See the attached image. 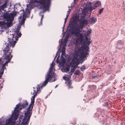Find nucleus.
<instances>
[{
	"mask_svg": "<svg viewBox=\"0 0 125 125\" xmlns=\"http://www.w3.org/2000/svg\"><path fill=\"white\" fill-rule=\"evenodd\" d=\"M74 27L75 29H76L78 31H81V29H82L83 28V26L80 23L79 24H76L75 26H74Z\"/></svg>",
	"mask_w": 125,
	"mask_h": 125,
	"instance_id": "13",
	"label": "nucleus"
},
{
	"mask_svg": "<svg viewBox=\"0 0 125 125\" xmlns=\"http://www.w3.org/2000/svg\"><path fill=\"white\" fill-rule=\"evenodd\" d=\"M33 88L34 89H33L34 92L33 94V95L32 96L31 98V101L29 106H30V107H32V109L33 108V106L35 98L37 95V94L39 92L37 91V90H36V91L35 90L36 89L35 87H33Z\"/></svg>",
	"mask_w": 125,
	"mask_h": 125,
	"instance_id": "5",
	"label": "nucleus"
},
{
	"mask_svg": "<svg viewBox=\"0 0 125 125\" xmlns=\"http://www.w3.org/2000/svg\"><path fill=\"white\" fill-rule=\"evenodd\" d=\"M28 119H24V118L23 119V125H27L29 123L30 120H27Z\"/></svg>",
	"mask_w": 125,
	"mask_h": 125,
	"instance_id": "19",
	"label": "nucleus"
},
{
	"mask_svg": "<svg viewBox=\"0 0 125 125\" xmlns=\"http://www.w3.org/2000/svg\"><path fill=\"white\" fill-rule=\"evenodd\" d=\"M91 30H88V32H87V33H86V35H85V36H84V35H83H83L84 36V41H85V37H86V36H87V37L88 38V37H87V36H88V35L90 34V33H91ZM90 39V38H89ZM90 41L91 42V41Z\"/></svg>",
	"mask_w": 125,
	"mask_h": 125,
	"instance_id": "24",
	"label": "nucleus"
},
{
	"mask_svg": "<svg viewBox=\"0 0 125 125\" xmlns=\"http://www.w3.org/2000/svg\"><path fill=\"white\" fill-rule=\"evenodd\" d=\"M89 22L91 23H94L97 21V19L95 17H92L89 18Z\"/></svg>",
	"mask_w": 125,
	"mask_h": 125,
	"instance_id": "15",
	"label": "nucleus"
},
{
	"mask_svg": "<svg viewBox=\"0 0 125 125\" xmlns=\"http://www.w3.org/2000/svg\"><path fill=\"white\" fill-rule=\"evenodd\" d=\"M32 107L30 106H29L26 112L25 113L24 119H28L27 120H30L32 114Z\"/></svg>",
	"mask_w": 125,
	"mask_h": 125,
	"instance_id": "6",
	"label": "nucleus"
},
{
	"mask_svg": "<svg viewBox=\"0 0 125 125\" xmlns=\"http://www.w3.org/2000/svg\"><path fill=\"white\" fill-rule=\"evenodd\" d=\"M80 23L83 26V27L84 25H87L88 24V21L87 20H86L84 19H83L82 20Z\"/></svg>",
	"mask_w": 125,
	"mask_h": 125,
	"instance_id": "16",
	"label": "nucleus"
},
{
	"mask_svg": "<svg viewBox=\"0 0 125 125\" xmlns=\"http://www.w3.org/2000/svg\"><path fill=\"white\" fill-rule=\"evenodd\" d=\"M69 15H66V18H68V17Z\"/></svg>",
	"mask_w": 125,
	"mask_h": 125,
	"instance_id": "48",
	"label": "nucleus"
},
{
	"mask_svg": "<svg viewBox=\"0 0 125 125\" xmlns=\"http://www.w3.org/2000/svg\"><path fill=\"white\" fill-rule=\"evenodd\" d=\"M80 32L75 29V30L72 31V33L78 36V38L74 42L73 44L75 45L76 47L83 48V49L80 52L79 55L82 58L84 59L86 58L87 55H89L88 52L89 51V46L91 42L90 41V39H88L87 36L85 37V40L84 41V37L83 35V34L80 33Z\"/></svg>",
	"mask_w": 125,
	"mask_h": 125,
	"instance_id": "1",
	"label": "nucleus"
},
{
	"mask_svg": "<svg viewBox=\"0 0 125 125\" xmlns=\"http://www.w3.org/2000/svg\"><path fill=\"white\" fill-rule=\"evenodd\" d=\"M22 17V16H21L20 17H19V19H21V17Z\"/></svg>",
	"mask_w": 125,
	"mask_h": 125,
	"instance_id": "47",
	"label": "nucleus"
},
{
	"mask_svg": "<svg viewBox=\"0 0 125 125\" xmlns=\"http://www.w3.org/2000/svg\"><path fill=\"white\" fill-rule=\"evenodd\" d=\"M16 107L15 108L14 112L12 115V116L10 117L11 118L14 120V121H15L17 120L18 117V113L19 112V110L18 109V108H16Z\"/></svg>",
	"mask_w": 125,
	"mask_h": 125,
	"instance_id": "8",
	"label": "nucleus"
},
{
	"mask_svg": "<svg viewBox=\"0 0 125 125\" xmlns=\"http://www.w3.org/2000/svg\"><path fill=\"white\" fill-rule=\"evenodd\" d=\"M57 85H56V87H55V88H56V87H57Z\"/></svg>",
	"mask_w": 125,
	"mask_h": 125,
	"instance_id": "51",
	"label": "nucleus"
},
{
	"mask_svg": "<svg viewBox=\"0 0 125 125\" xmlns=\"http://www.w3.org/2000/svg\"><path fill=\"white\" fill-rule=\"evenodd\" d=\"M28 119H24V118L23 119V125H27L29 123L30 120H27Z\"/></svg>",
	"mask_w": 125,
	"mask_h": 125,
	"instance_id": "20",
	"label": "nucleus"
},
{
	"mask_svg": "<svg viewBox=\"0 0 125 125\" xmlns=\"http://www.w3.org/2000/svg\"><path fill=\"white\" fill-rule=\"evenodd\" d=\"M88 7L90 8V10H92L95 9L96 7L94 5L92 7H91V3L90 2H89L88 4Z\"/></svg>",
	"mask_w": 125,
	"mask_h": 125,
	"instance_id": "17",
	"label": "nucleus"
},
{
	"mask_svg": "<svg viewBox=\"0 0 125 125\" xmlns=\"http://www.w3.org/2000/svg\"><path fill=\"white\" fill-rule=\"evenodd\" d=\"M53 77L51 76V75H49L48 74H46L45 76V80L43 83L42 84H40L37 85L36 87V90H37V91H40V89H41L43 87L45 86L48 82L51 81Z\"/></svg>",
	"mask_w": 125,
	"mask_h": 125,
	"instance_id": "3",
	"label": "nucleus"
},
{
	"mask_svg": "<svg viewBox=\"0 0 125 125\" xmlns=\"http://www.w3.org/2000/svg\"><path fill=\"white\" fill-rule=\"evenodd\" d=\"M114 78V77L113 76H111L109 78V79L111 80L113 79Z\"/></svg>",
	"mask_w": 125,
	"mask_h": 125,
	"instance_id": "33",
	"label": "nucleus"
},
{
	"mask_svg": "<svg viewBox=\"0 0 125 125\" xmlns=\"http://www.w3.org/2000/svg\"><path fill=\"white\" fill-rule=\"evenodd\" d=\"M53 62H52L51 64V67L50 68L49 71L48 72L47 74H49V75H51V76L53 77L54 74V72L53 71V67L54 65H53Z\"/></svg>",
	"mask_w": 125,
	"mask_h": 125,
	"instance_id": "10",
	"label": "nucleus"
},
{
	"mask_svg": "<svg viewBox=\"0 0 125 125\" xmlns=\"http://www.w3.org/2000/svg\"><path fill=\"white\" fill-rule=\"evenodd\" d=\"M72 84V83L71 81H68V83L67 84V86L68 87V88L70 89V88H72L73 87L71 85Z\"/></svg>",
	"mask_w": 125,
	"mask_h": 125,
	"instance_id": "21",
	"label": "nucleus"
},
{
	"mask_svg": "<svg viewBox=\"0 0 125 125\" xmlns=\"http://www.w3.org/2000/svg\"><path fill=\"white\" fill-rule=\"evenodd\" d=\"M19 29L18 28H17L16 30L15 31V33H16V34L18 33H19Z\"/></svg>",
	"mask_w": 125,
	"mask_h": 125,
	"instance_id": "31",
	"label": "nucleus"
},
{
	"mask_svg": "<svg viewBox=\"0 0 125 125\" xmlns=\"http://www.w3.org/2000/svg\"><path fill=\"white\" fill-rule=\"evenodd\" d=\"M97 77V76H93L92 77V79H94Z\"/></svg>",
	"mask_w": 125,
	"mask_h": 125,
	"instance_id": "40",
	"label": "nucleus"
},
{
	"mask_svg": "<svg viewBox=\"0 0 125 125\" xmlns=\"http://www.w3.org/2000/svg\"><path fill=\"white\" fill-rule=\"evenodd\" d=\"M7 2H6L4 4L0 6V10L1 9L3 10L4 9L7 7L6 5Z\"/></svg>",
	"mask_w": 125,
	"mask_h": 125,
	"instance_id": "18",
	"label": "nucleus"
},
{
	"mask_svg": "<svg viewBox=\"0 0 125 125\" xmlns=\"http://www.w3.org/2000/svg\"><path fill=\"white\" fill-rule=\"evenodd\" d=\"M5 19L7 21V23L8 26H10L12 25V23L14 19V17L10 14L7 15L5 16Z\"/></svg>",
	"mask_w": 125,
	"mask_h": 125,
	"instance_id": "7",
	"label": "nucleus"
},
{
	"mask_svg": "<svg viewBox=\"0 0 125 125\" xmlns=\"http://www.w3.org/2000/svg\"><path fill=\"white\" fill-rule=\"evenodd\" d=\"M108 104L107 102H105L104 104L103 105V106H108Z\"/></svg>",
	"mask_w": 125,
	"mask_h": 125,
	"instance_id": "29",
	"label": "nucleus"
},
{
	"mask_svg": "<svg viewBox=\"0 0 125 125\" xmlns=\"http://www.w3.org/2000/svg\"><path fill=\"white\" fill-rule=\"evenodd\" d=\"M28 105V103L26 101H24L21 105H20L19 104H18L16 105L17 108H19L20 110L22 108H25Z\"/></svg>",
	"mask_w": 125,
	"mask_h": 125,
	"instance_id": "9",
	"label": "nucleus"
},
{
	"mask_svg": "<svg viewBox=\"0 0 125 125\" xmlns=\"http://www.w3.org/2000/svg\"><path fill=\"white\" fill-rule=\"evenodd\" d=\"M80 73L79 70H76L75 72V73L77 75H79L80 74Z\"/></svg>",
	"mask_w": 125,
	"mask_h": 125,
	"instance_id": "30",
	"label": "nucleus"
},
{
	"mask_svg": "<svg viewBox=\"0 0 125 125\" xmlns=\"http://www.w3.org/2000/svg\"><path fill=\"white\" fill-rule=\"evenodd\" d=\"M65 47H64L63 48L61 52H65Z\"/></svg>",
	"mask_w": 125,
	"mask_h": 125,
	"instance_id": "39",
	"label": "nucleus"
},
{
	"mask_svg": "<svg viewBox=\"0 0 125 125\" xmlns=\"http://www.w3.org/2000/svg\"><path fill=\"white\" fill-rule=\"evenodd\" d=\"M22 15H23V17L22 18V19H21V20H22V21H23L24 20V21H25V18L24 17V15L23 13Z\"/></svg>",
	"mask_w": 125,
	"mask_h": 125,
	"instance_id": "38",
	"label": "nucleus"
},
{
	"mask_svg": "<svg viewBox=\"0 0 125 125\" xmlns=\"http://www.w3.org/2000/svg\"><path fill=\"white\" fill-rule=\"evenodd\" d=\"M124 43L123 41L120 40L118 41L117 42V48L120 49H122L124 48Z\"/></svg>",
	"mask_w": 125,
	"mask_h": 125,
	"instance_id": "11",
	"label": "nucleus"
},
{
	"mask_svg": "<svg viewBox=\"0 0 125 125\" xmlns=\"http://www.w3.org/2000/svg\"><path fill=\"white\" fill-rule=\"evenodd\" d=\"M70 13V11H68L67 12V15H69Z\"/></svg>",
	"mask_w": 125,
	"mask_h": 125,
	"instance_id": "44",
	"label": "nucleus"
},
{
	"mask_svg": "<svg viewBox=\"0 0 125 125\" xmlns=\"http://www.w3.org/2000/svg\"><path fill=\"white\" fill-rule=\"evenodd\" d=\"M76 0H74V2H75L76 1Z\"/></svg>",
	"mask_w": 125,
	"mask_h": 125,
	"instance_id": "50",
	"label": "nucleus"
},
{
	"mask_svg": "<svg viewBox=\"0 0 125 125\" xmlns=\"http://www.w3.org/2000/svg\"><path fill=\"white\" fill-rule=\"evenodd\" d=\"M41 20L40 24H42V22L43 20V19L44 17L43 15H41Z\"/></svg>",
	"mask_w": 125,
	"mask_h": 125,
	"instance_id": "32",
	"label": "nucleus"
},
{
	"mask_svg": "<svg viewBox=\"0 0 125 125\" xmlns=\"http://www.w3.org/2000/svg\"><path fill=\"white\" fill-rule=\"evenodd\" d=\"M38 2L43 4L41 6V8L43 9L44 12L49 10L51 3V0H40Z\"/></svg>",
	"mask_w": 125,
	"mask_h": 125,
	"instance_id": "4",
	"label": "nucleus"
},
{
	"mask_svg": "<svg viewBox=\"0 0 125 125\" xmlns=\"http://www.w3.org/2000/svg\"><path fill=\"white\" fill-rule=\"evenodd\" d=\"M101 2L100 1H98L96 2L94 4V5L96 8L100 6L101 5Z\"/></svg>",
	"mask_w": 125,
	"mask_h": 125,
	"instance_id": "22",
	"label": "nucleus"
},
{
	"mask_svg": "<svg viewBox=\"0 0 125 125\" xmlns=\"http://www.w3.org/2000/svg\"><path fill=\"white\" fill-rule=\"evenodd\" d=\"M21 24L22 25H23L24 24V23L25 22V21H22V20H21Z\"/></svg>",
	"mask_w": 125,
	"mask_h": 125,
	"instance_id": "41",
	"label": "nucleus"
},
{
	"mask_svg": "<svg viewBox=\"0 0 125 125\" xmlns=\"http://www.w3.org/2000/svg\"><path fill=\"white\" fill-rule=\"evenodd\" d=\"M69 10H70V9H69Z\"/></svg>",
	"mask_w": 125,
	"mask_h": 125,
	"instance_id": "52",
	"label": "nucleus"
},
{
	"mask_svg": "<svg viewBox=\"0 0 125 125\" xmlns=\"http://www.w3.org/2000/svg\"><path fill=\"white\" fill-rule=\"evenodd\" d=\"M69 38V36L66 35L65 37V38L64 39V42L66 43V42L68 41V40Z\"/></svg>",
	"mask_w": 125,
	"mask_h": 125,
	"instance_id": "27",
	"label": "nucleus"
},
{
	"mask_svg": "<svg viewBox=\"0 0 125 125\" xmlns=\"http://www.w3.org/2000/svg\"><path fill=\"white\" fill-rule=\"evenodd\" d=\"M104 10V8H102L101 9H100L99 10V14H101V13L103 12V11Z\"/></svg>",
	"mask_w": 125,
	"mask_h": 125,
	"instance_id": "28",
	"label": "nucleus"
},
{
	"mask_svg": "<svg viewBox=\"0 0 125 125\" xmlns=\"http://www.w3.org/2000/svg\"><path fill=\"white\" fill-rule=\"evenodd\" d=\"M78 63H77V64L75 65V66H74V67H75V69L77 68V65H78Z\"/></svg>",
	"mask_w": 125,
	"mask_h": 125,
	"instance_id": "42",
	"label": "nucleus"
},
{
	"mask_svg": "<svg viewBox=\"0 0 125 125\" xmlns=\"http://www.w3.org/2000/svg\"><path fill=\"white\" fill-rule=\"evenodd\" d=\"M76 17L77 19H78V17L76 16Z\"/></svg>",
	"mask_w": 125,
	"mask_h": 125,
	"instance_id": "49",
	"label": "nucleus"
},
{
	"mask_svg": "<svg viewBox=\"0 0 125 125\" xmlns=\"http://www.w3.org/2000/svg\"><path fill=\"white\" fill-rule=\"evenodd\" d=\"M15 121H14L13 119L10 118L9 119L6 121L5 124V125H11L12 123L14 122Z\"/></svg>",
	"mask_w": 125,
	"mask_h": 125,
	"instance_id": "14",
	"label": "nucleus"
},
{
	"mask_svg": "<svg viewBox=\"0 0 125 125\" xmlns=\"http://www.w3.org/2000/svg\"><path fill=\"white\" fill-rule=\"evenodd\" d=\"M70 67L68 65H66L62 67L61 69L62 71L63 72H67L69 71Z\"/></svg>",
	"mask_w": 125,
	"mask_h": 125,
	"instance_id": "12",
	"label": "nucleus"
},
{
	"mask_svg": "<svg viewBox=\"0 0 125 125\" xmlns=\"http://www.w3.org/2000/svg\"><path fill=\"white\" fill-rule=\"evenodd\" d=\"M17 12H14V11H13L10 14L14 17L16 15Z\"/></svg>",
	"mask_w": 125,
	"mask_h": 125,
	"instance_id": "26",
	"label": "nucleus"
},
{
	"mask_svg": "<svg viewBox=\"0 0 125 125\" xmlns=\"http://www.w3.org/2000/svg\"><path fill=\"white\" fill-rule=\"evenodd\" d=\"M62 53L61 55V58L63 59V60L64 59V57H65V52H61Z\"/></svg>",
	"mask_w": 125,
	"mask_h": 125,
	"instance_id": "25",
	"label": "nucleus"
},
{
	"mask_svg": "<svg viewBox=\"0 0 125 125\" xmlns=\"http://www.w3.org/2000/svg\"><path fill=\"white\" fill-rule=\"evenodd\" d=\"M81 69L82 71H83L85 69V66H83L81 68Z\"/></svg>",
	"mask_w": 125,
	"mask_h": 125,
	"instance_id": "35",
	"label": "nucleus"
},
{
	"mask_svg": "<svg viewBox=\"0 0 125 125\" xmlns=\"http://www.w3.org/2000/svg\"><path fill=\"white\" fill-rule=\"evenodd\" d=\"M14 35V34H12L11 35L12 38L8 39L9 42L6 44V47L3 50L5 56L4 58L6 59V61L3 64V62L1 61V59H0V75L3 74L4 69L5 68V66L8 65V63L10 62L12 57V56L11 55L10 57L11 51L10 52V48L11 46L13 48L16 42V41H13V40Z\"/></svg>",
	"mask_w": 125,
	"mask_h": 125,
	"instance_id": "2",
	"label": "nucleus"
},
{
	"mask_svg": "<svg viewBox=\"0 0 125 125\" xmlns=\"http://www.w3.org/2000/svg\"><path fill=\"white\" fill-rule=\"evenodd\" d=\"M16 37L15 38L16 40H18V38L19 37H20L21 35V34L20 32L16 34Z\"/></svg>",
	"mask_w": 125,
	"mask_h": 125,
	"instance_id": "23",
	"label": "nucleus"
},
{
	"mask_svg": "<svg viewBox=\"0 0 125 125\" xmlns=\"http://www.w3.org/2000/svg\"><path fill=\"white\" fill-rule=\"evenodd\" d=\"M73 73L71 71H70L68 72V74L67 75L68 76H71L72 75Z\"/></svg>",
	"mask_w": 125,
	"mask_h": 125,
	"instance_id": "34",
	"label": "nucleus"
},
{
	"mask_svg": "<svg viewBox=\"0 0 125 125\" xmlns=\"http://www.w3.org/2000/svg\"><path fill=\"white\" fill-rule=\"evenodd\" d=\"M67 78L66 77V76H64V77L63 78V79L64 80H67Z\"/></svg>",
	"mask_w": 125,
	"mask_h": 125,
	"instance_id": "45",
	"label": "nucleus"
},
{
	"mask_svg": "<svg viewBox=\"0 0 125 125\" xmlns=\"http://www.w3.org/2000/svg\"><path fill=\"white\" fill-rule=\"evenodd\" d=\"M75 69V67H73L71 69V71L73 73L74 72Z\"/></svg>",
	"mask_w": 125,
	"mask_h": 125,
	"instance_id": "36",
	"label": "nucleus"
},
{
	"mask_svg": "<svg viewBox=\"0 0 125 125\" xmlns=\"http://www.w3.org/2000/svg\"><path fill=\"white\" fill-rule=\"evenodd\" d=\"M34 2H37V0H32Z\"/></svg>",
	"mask_w": 125,
	"mask_h": 125,
	"instance_id": "46",
	"label": "nucleus"
},
{
	"mask_svg": "<svg viewBox=\"0 0 125 125\" xmlns=\"http://www.w3.org/2000/svg\"><path fill=\"white\" fill-rule=\"evenodd\" d=\"M122 6L123 7H125V3L124 2H123L122 3Z\"/></svg>",
	"mask_w": 125,
	"mask_h": 125,
	"instance_id": "43",
	"label": "nucleus"
},
{
	"mask_svg": "<svg viewBox=\"0 0 125 125\" xmlns=\"http://www.w3.org/2000/svg\"><path fill=\"white\" fill-rule=\"evenodd\" d=\"M67 19H68V18H66L65 19L64 21V26H63V27H64V25L67 21Z\"/></svg>",
	"mask_w": 125,
	"mask_h": 125,
	"instance_id": "37",
	"label": "nucleus"
}]
</instances>
